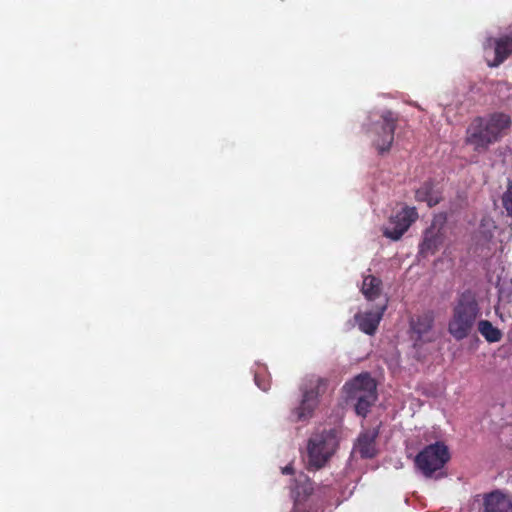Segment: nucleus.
Returning a JSON list of instances; mask_svg holds the SVG:
<instances>
[{"label":"nucleus","mask_w":512,"mask_h":512,"mask_svg":"<svg viewBox=\"0 0 512 512\" xmlns=\"http://www.w3.org/2000/svg\"><path fill=\"white\" fill-rule=\"evenodd\" d=\"M512 118L504 112H493L475 117L465 133V144L477 153H485L490 146L500 142L510 132Z\"/></svg>","instance_id":"1"},{"label":"nucleus","mask_w":512,"mask_h":512,"mask_svg":"<svg viewBox=\"0 0 512 512\" xmlns=\"http://www.w3.org/2000/svg\"><path fill=\"white\" fill-rule=\"evenodd\" d=\"M480 316L481 309L475 293L466 290L455 301L448 322V332L457 341L463 340L471 334Z\"/></svg>","instance_id":"2"},{"label":"nucleus","mask_w":512,"mask_h":512,"mask_svg":"<svg viewBox=\"0 0 512 512\" xmlns=\"http://www.w3.org/2000/svg\"><path fill=\"white\" fill-rule=\"evenodd\" d=\"M339 447L336 429H324L314 433L307 442V468L317 471L324 468Z\"/></svg>","instance_id":"3"},{"label":"nucleus","mask_w":512,"mask_h":512,"mask_svg":"<svg viewBox=\"0 0 512 512\" xmlns=\"http://www.w3.org/2000/svg\"><path fill=\"white\" fill-rule=\"evenodd\" d=\"M348 399L356 400L355 411L357 415L366 417L370 408L377 400V385L368 373L356 376L345 384Z\"/></svg>","instance_id":"4"},{"label":"nucleus","mask_w":512,"mask_h":512,"mask_svg":"<svg viewBox=\"0 0 512 512\" xmlns=\"http://www.w3.org/2000/svg\"><path fill=\"white\" fill-rule=\"evenodd\" d=\"M398 115L391 110H385L379 119L371 122L367 134L373 147L379 154L390 151L394 142V134L398 123Z\"/></svg>","instance_id":"5"},{"label":"nucleus","mask_w":512,"mask_h":512,"mask_svg":"<svg viewBox=\"0 0 512 512\" xmlns=\"http://www.w3.org/2000/svg\"><path fill=\"white\" fill-rule=\"evenodd\" d=\"M327 381L324 378L311 376L301 387L302 399L299 406L291 411L292 421L305 422L312 418L319 403V396L326 390Z\"/></svg>","instance_id":"6"},{"label":"nucleus","mask_w":512,"mask_h":512,"mask_svg":"<svg viewBox=\"0 0 512 512\" xmlns=\"http://www.w3.org/2000/svg\"><path fill=\"white\" fill-rule=\"evenodd\" d=\"M449 460L448 447L443 442L438 441L421 450L416 455L414 463L426 478H430L436 471L442 469Z\"/></svg>","instance_id":"7"},{"label":"nucleus","mask_w":512,"mask_h":512,"mask_svg":"<svg viewBox=\"0 0 512 512\" xmlns=\"http://www.w3.org/2000/svg\"><path fill=\"white\" fill-rule=\"evenodd\" d=\"M434 313L426 311L416 315L410 320V338L414 347H421L426 343L434 342L437 338L434 330Z\"/></svg>","instance_id":"8"},{"label":"nucleus","mask_w":512,"mask_h":512,"mask_svg":"<svg viewBox=\"0 0 512 512\" xmlns=\"http://www.w3.org/2000/svg\"><path fill=\"white\" fill-rule=\"evenodd\" d=\"M480 496L477 495L472 501L468 512H512V498L502 491L485 493L482 500L479 499Z\"/></svg>","instance_id":"9"},{"label":"nucleus","mask_w":512,"mask_h":512,"mask_svg":"<svg viewBox=\"0 0 512 512\" xmlns=\"http://www.w3.org/2000/svg\"><path fill=\"white\" fill-rule=\"evenodd\" d=\"M314 493V482L307 475L295 478L290 486V494L293 500L292 512H310L311 505L308 500Z\"/></svg>","instance_id":"10"},{"label":"nucleus","mask_w":512,"mask_h":512,"mask_svg":"<svg viewBox=\"0 0 512 512\" xmlns=\"http://www.w3.org/2000/svg\"><path fill=\"white\" fill-rule=\"evenodd\" d=\"M417 218L418 212L415 207H403L390 217L389 226L384 230V236L395 241L399 240Z\"/></svg>","instance_id":"11"},{"label":"nucleus","mask_w":512,"mask_h":512,"mask_svg":"<svg viewBox=\"0 0 512 512\" xmlns=\"http://www.w3.org/2000/svg\"><path fill=\"white\" fill-rule=\"evenodd\" d=\"M494 48V58L487 59V65L491 68L500 66L512 54V26L507 32L498 38L489 37L483 44L485 51Z\"/></svg>","instance_id":"12"},{"label":"nucleus","mask_w":512,"mask_h":512,"mask_svg":"<svg viewBox=\"0 0 512 512\" xmlns=\"http://www.w3.org/2000/svg\"><path fill=\"white\" fill-rule=\"evenodd\" d=\"M445 222L443 217H435L431 225L424 231L422 242L419 246V253L422 256L434 254L443 241L442 226Z\"/></svg>","instance_id":"13"},{"label":"nucleus","mask_w":512,"mask_h":512,"mask_svg":"<svg viewBox=\"0 0 512 512\" xmlns=\"http://www.w3.org/2000/svg\"><path fill=\"white\" fill-rule=\"evenodd\" d=\"M386 306L383 305L377 311L359 312L354 316V320L358 325L359 329L367 334L374 335L379 323L383 317Z\"/></svg>","instance_id":"14"},{"label":"nucleus","mask_w":512,"mask_h":512,"mask_svg":"<svg viewBox=\"0 0 512 512\" xmlns=\"http://www.w3.org/2000/svg\"><path fill=\"white\" fill-rule=\"evenodd\" d=\"M378 437V430H367L362 432L355 445L356 450L360 454L361 458L369 459L373 458L377 454L376 439Z\"/></svg>","instance_id":"15"},{"label":"nucleus","mask_w":512,"mask_h":512,"mask_svg":"<svg viewBox=\"0 0 512 512\" xmlns=\"http://www.w3.org/2000/svg\"><path fill=\"white\" fill-rule=\"evenodd\" d=\"M381 284L382 281L373 275L364 277L361 291L367 300L372 301L380 296Z\"/></svg>","instance_id":"16"},{"label":"nucleus","mask_w":512,"mask_h":512,"mask_svg":"<svg viewBox=\"0 0 512 512\" xmlns=\"http://www.w3.org/2000/svg\"><path fill=\"white\" fill-rule=\"evenodd\" d=\"M478 331L490 343L499 342L502 339V332L493 326L488 320H480L478 322Z\"/></svg>","instance_id":"17"},{"label":"nucleus","mask_w":512,"mask_h":512,"mask_svg":"<svg viewBox=\"0 0 512 512\" xmlns=\"http://www.w3.org/2000/svg\"><path fill=\"white\" fill-rule=\"evenodd\" d=\"M431 185L429 183H424L419 189L415 192V198L417 201L427 202L429 206H432L434 203L432 202V198L430 197L431 193Z\"/></svg>","instance_id":"18"},{"label":"nucleus","mask_w":512,"mask_h":512,"mask_svg":"<svg viewBox=\"0 0 512 512\" xmlns=\"http://www.w3.org/2000/svg\"><path fill=\"white\" fill-rule=\"evenodd\" d=\"M502 205L507 216L512 217V180L508 182L507 189L502 195Z\"/></svg>","instance_id":"19"},{"label":"nucleus","mask_w":512,"mask_h":512,"mask_svg":"<svg viewBox=\"0 0 512 512\" xmlns=\"http://www.w3.org/2000/svg\"><path fill=\"white\" fill-rule=\"evenodd\" d=\"M254 380L256 385L263 391H267L270 388V380L259 372L255 373Z\"/></svg>","instance_id":"20"},{"label":"nucleus","mask_w":512,"mask_h":512,"mask_svg":"<svg viewBox=\"0 0 512 512\" xmlns=\"http://www.w3.org/2000/svg\"><path fill=\"white\" fill-rule=\"evenodd\" d=\"M282 473L283 474H286V475H292L294 474V468L291 464L289 465H286L285 467L282 468Z\"/></svg>","instance_id":"21"}]
</instances>
